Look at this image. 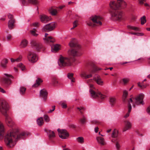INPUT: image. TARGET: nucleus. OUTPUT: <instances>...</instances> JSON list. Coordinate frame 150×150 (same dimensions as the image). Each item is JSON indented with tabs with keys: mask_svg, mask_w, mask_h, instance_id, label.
Instances as JSON below:
<instances>
[{
	"mask_svg": "<svg viewBox=\"0 0 150 150\" xmlns=\"http://www.w3.org/2000/svg\"><path fill=\"white\" fill-rule=\"evenodd\" d=\"M29 134L30 133L24 132L19 134L18 131L15 130L8 132L5 136V144L8 148L12 147L15 145L16 141L21 138H23Z\"/></svg>",
	"mask_w": 150,
	"mask_h": 150,
	"instance_id": "nucleus-1",
	"label": "nucleus"
},
{
	"mask_svg": "<svg viewBox=\"0 0 150 150\" xmlns=\"http://www.w3.org/2000/svg\"><path fill=\"white\" fill-rule=\"evenodd\" d=\"M144 95L142 93H141L136 96L135 98L131 97L128 100V110L127 113L125 115V117L127 118L129 116V113L131 111L132 106L130 103H132L133 107L135 108V104L144 105V103L143 101Z\"/></svg>",
	"mask_w": 150,
	"mask_h": 150,
	"instance_id": "nucleus-2",
	"label": "nucleus"
},
{
	"mask_svg": "<svg viewBox=\"0 0 150 150\" xmlns=\"http://www.w3.org/2000/svg\"><path fill=\"white\" fill-rule=\"evenodd\" d=\"M76 60L73 57L68 58L61 56L58 61L59 65L61 67L66 66H69L72 65V63Z\"/></svg>",
	"mask_w": 150,
	"mask_h": 150,
	"instance_id": "nucleus-3",
	"label": "nucleus"
},
{
	"mask_svg": "<svg viewBox=\"0 0 150 150\" xmlns=\"http://www.w3.org/2000/svg\"><path fill=\"white\" fill-rule=\"evenodd\" d=\"M109 4L111 8L114 10L124 8L127 6L126 3L123 0H117L116 2L111 1Z\"/></svg>",
	"mask_w": 150,
	"mask_h": 150,
	"instance_id": "nucleus-4",
	"label": "nucleus"
},
{
	"mask_svg": "<svg viewBox=\"0 0 150 150\" xmlns=\"http://www.w3.org/2000/svg\"><path fill=\"white\" fill-rule=\"evenodd\" d=\"M90 87V92L91 97L93 98H100L101 99H104L105 96L101 94V92L96 89L92 84H89Z\"/></svg>",
	"mask_w": 150,
	"mask_h": 150,
	"instance_id": "nucleus-5",
	"label": "nucleus"
},
{
	"mask_svg": "<svg viewBox=\"0 0 150 150\" xmlns=\"http://www.w3.org/2000/svg\"><path fill=\"white\" fill-rule=\"evenodd\" d=\"M8 110V103L5 100H0V112L4 115H6Z\"/></svg>",
	"mask_w": 150,
	"mask_h": 150,
	"instance_id": "nucleus-6",
	"label": "nucleus"
},
{
	"mask_svg": "<svg viewBox=\"0 0 150 150\" xmlns=\"http://www.w3.org/2000/svg\"><path fill=\"white\" fill-rule=\"evenodd\" d=\"M5 77L3 78L1 81L2 84L5 87H7L11 83V78L13 79V76L11 75L4 74Z\"/></svg>",
	"mask_w": 150,
	"mask_h": 150,
	"instance_id": "nucleus-7",
	"label": "nucleus"
},
{
	"mask_svg": "<svg viewBox=\"0 0 150 150\" xmlns=\"http://www.w3.org/2000/svg\"><path fill=\"white\" fill-rule=\"evenodd\" d=\"M111 16L114 19L118 21H121L123 19L122 12L120 11H113L111 12Z\"/></svg>",
	"mask_w": 150,
	"mask_h": 150,
	"instance_id": "nucleus-8",
	"label": "nucleus"
},
{
	"mask_svg": "<svg viewBox=\"0 0 150 150\" xmlns=\"http://www.w3.org/2000/svg\"><path fill=\"white\" fill-rule=\"evenodd\" d=\"M56 24L52 22L44 26L42 28L43 32H49L53 30L55 28Z\"/></svg>",
	"mask_w": 150,
	"mask_h": 150,
	"instance_id": "nucleus-9",
	"label": "nucleus"
},
{
	"mask_svg": "<svg viewBox=\"0 0 150 150\" xmlns=\"http://www.w3.org/2000/svg\"><path fill=\"white\" fill-rule=\"evenodd\" d=\"M28 59L29 62L32 63H34L37 61L38 57L35 53L33 52H30L28 54Z\"/></svg>",
	"mask_w": 150,
	"mask_h": 150,
	"instance_id": "nucleus-10",
	"label": "nucleus"
},
{
	"mask_svg": "<svg viewBox=\"0 0 150 150\" xmlns=\"http://www.w3.org/2000/svg\"><path fill=\"white\" fill-rule=\"evenodd\" d=\"M91 19L94 23L97 24L98 25H101V21L103 18L99 16H95L91 17Z\"/></svg>",
	"mask_w": 150,
	"mask_h": 150,
	"instance_id": "nucleus-11",
	"label": "nucleus"
},
{
	"mask_svg": "<svg viewBox=\"0 0 150 150\" xmlns=\"http://www.w3.org/2000/svg\"><path fill=\"white\" fill-rule=\"evenodd\" d=\"M57 131L59 137L62 139H66L69 136L68 133L65 129H58Z\"/></svg>",
	"mask_w": 150,
	"mask_h": 150,
	"instance_id": "nucleus-12",
	"label": "nucleus"
},
{
	"mask_svg": "<svg viewBox=\"0 0 150 150\" xmlns=\"http://www.w3.org/2000/svg\"><path fill=\"white\" fill-rule=\"evenodd\" d=\"M95 81L96 83L99 85L102 86L103 84V82L102 81L100 77L99 76H98L97 77H94L93 79H91L88 81V83L92 82L93 81Z\"/></svg>",
	"mask_w": 150,
	"mask_h": 150,
	"instance_id": "nucleus-13",
	"label": "nucleus"
},
{
	"mask_svg": "<svg viewBox=\"0 0 150 150\" xmlns=\"http://www.w3.org/2000/svg\"><path fill=\"white\" fill-rule=\"evenodd\" d=\"M48 34L47 33H45V37L43 39L44 42L46 43H53L54 42H55L54 39L52 36H48Z\"/></svg>",
	"mask_w": 150,
	"mask_h": 150,
	"instance_id": "nucleus-14",
	"label": "nucleus"
},
{
	"mask_svg": "<svg viewBox=\"0 0 150 150\" xmlns=\"http://www.w3.org/2000/svg\"><path fill=\"white\" fill-rule=\"evenodd\" d=\"M31 45L34 47H35L36 49L38 51L40 50H43V46L41 44L39 43L35 40H33L31 42Z\"/></svg>",
	"mask_w": 150,
	"mask_h": 150,
	"instance_id": "nucleus-15",
	"label": "nucleus"
},
{
	"mask_svg": "<svg viewBox=\"0 0 150 150\" xmlns=\"http://www.w3.org/2000/svg\"><path fill=\"white\" fill-rule=\"evenodd\" d=\"M132 124L129 120H126L124 122V127L123 129V132H124L130 129L132 127Z\"/></svg>",
	"mask_w": 150,
	"mask_h": 150,
	"instance_id": "nucleus-16",
	"label": "nucleus"
},
{
	"mask_svg": "<svg viewBox=\"0 0 150 150\" xmlns=\"http://www.w3.org/2000/svg\"><path fill=\"white\" fill-rule=\"evenodd\" d=\"M4 116L6 117V122L8 126L10 127H12L14 125V123L10 117L8 116L7 114Z\"/></svg>",
	"mask_w": 150,
	"mask_h": 150,
	"instance_id": "nucleus-17",
	"label": "nucleus"
},
{
	"mask_svg": "<svg viewBox=\"0 0 150 150\" xmlns=\"http://www.w3.org/2000/svg\"><path fill=\"white\" fill-rule=\"evenodd\" d=\"M40 18L41 22L44 23H47L50 20V17L44 14L40 15Z\"/></svg>",
	"mask_w": 150,
	"mask_h": 150,
	"instance_id": "nucleus-18",
	"label": "nucleus"
},
{
	"mask_svg": "<svg viewBox=\"0 0 150 150\" xmlns=\"http://www.w3.org/2000/svg\"><path fill=\"white\" fill-rule=\"evenodd\" d=\"M47 91L44 89L41 90L40 92V96L45 101L47 99Z\"/></svg>",
	"mask_w": 150,
	"mask_h": 150,
	"instance_id": "nucleus-19",
	"label": "nucleus"
},
{
	"mask_svg": "<svg viewBox=\"0 0 150 150\" xmlns=\"http://www.w3.org/2000/svg\"><path fill=\"white\" fill-rule=\"evenodd\" d=\"M90 73L89 74H88L87 72H83L81 74V76L86 79L91 78L93 76V75L91 74V72H92L91 71H90Z\"/></svg>",
	"mask_w": 150,
	"mask_h": 150,
	"instance_id": "nucleus-20",
	"label": "nucleus"
},
{
	"mask_svg": "<svg viewBox=\"0 0 150 150\" xmlns=\"http://www.w3.org/2000/svg\"><path fill=\"white\" fill-rule=\"evenodd\" d=\"M4 126L0 122V139H1L4 137Z\"/></svg>",
	"mask_w": 150,
	"mask_h": 150,
	"instance_id": "nucleus-21",
	"label": "nucleus"
},
{
	"mask_svg": "<svg viewBox=\"0 0 150 150\" xmlns=\"http://www.w3.org/2000/svg\"><path fill=\"white\" fill-rule=\"evenodd\" d=\"M77 51L74 49H71L69 50L68 54L70 56L73 57L77 55Z\"/></svg>",
	"mask_w": 150,
	"mask_h": 150,
	"instance_id": "nucleus-22",
	"label": "nucleus"
},
{
	"mask_svg": "<svg viewBox=\"0 0 150 150\" xmlns=\"http://www.w3.org/2000/svg\"><path fill=\"white\" fill-rule=\"evenodd\" d=\"M45 132L47 133L50 138H52L55 137V134L53 131L50 130H45Z\"/></svg>",
	"mask_w": 150,
	"mask_h": 150,
	"instance_id": "nucleus-23",
	"label": "nucleus"
},
{
	"mask_svg": "<svg viewBox=\"0 0 150 150\" xmlns=\"http://www.w3.org/2000/svg\"><path fill=\"white\" fill-rule=\"evenodd\" d=\"M28 44V41L25 39H24L21 41L20 46L21 48H25L26 47Z\"/></svg>",
	"mask_w": 150,
	"mask_h": 150,
	"instance_id": "nucleus-24",
	"label": "nucleus"
},
{
	"mask_svg": "<svg viewBox=\"0 0 150 150\" xmlns=\"http://www.w3.org/2000/svg\"><path fill=\"white\" fill-rule=\"evenodd\" d=\"M60 49V45L57 44L51 47V50L52 52L57 51Z\"/></svg>",
	"mask_w": 150,
	"mask_h": 150,
	"instance_id": "nucleus-25",
	"label": "nucleus"
},
{
	"mask_svg": "<svg viewBox=\"0 0 150 150\" xmlns=\"http://www.w3.org/2000/svg\"><path fill=\"white\" fill-rule=\"evenodd\" d=\"M14 19L10 20L8 22V28L10 29H12L14 27Z\"/></svg>",
	"mask_w": 150,
	"mask_h": 150,
	"instance_id": "nucleus-26",
	"label": "nucleus"
},
{
	"mask_svg": "<svg viewBox=\"0 0 150 150\" xmlns=\"http://www.w3.org/2000/svg\"><path fill=\"white\" fill-rule=\"evenodd\" d=\"M69 45L70 47L75 48H79V45L73 41H71L70 42Z\"/></svg>",
	"mask_w": 150,
	"mask_h": 150,
	"instance_id": "nucleus-27",
	"label": "nucleus"
},
{
	"mask_svg": "<svg viewBox=\"0 0 150 150\" xmlns=\"http://www.w3.org/2000/svg\"><path fill=\"white\" fill-rule=\"evenodd\" d=\"M8 62V60L6 59H3L1 62V66L2 67L4 68L6 67V64Z\"/></svg>",
	"mask_w": 150,
	"mask_h": 150,
	"instance_id": "nucleus-28",
	"label": "nucleus"
},
{
	"mask_svg": "<svg viewBox=\"0 0 150 150\" xmlns=\"http://www.w3.org/2000/svg\"><path fill=\"white\" fill-rule=\"evenodd\" d=\"M97 140L98 142L101 145H103L105 144L103 138L101 137H98L97 138Z\"/></svg>",
	"mask_w": 150,
	"mask_h": 150,
	"instance_id": "nucleus-29",
	"label": "nucleus"
},
{
	"mask_svg": "<svg viewBox=\"0 0 150 150\" xmlns=\"http://www.w3.org/2000/svg\"><path fill=\"white\" fill-rule=\"evenodd\" d=\"M116 102V99L115 97H111L110 98L109 102L110 104L113 105H114Z\"/></svg>",
	"mask_w": 150,
	"mask_h": 150,
	"instance_id": "nucleus-30",
	"label": "nucleus"
},
{
	"mask_svg": "<svg viewBox=\"0 0 150 150\" xmlns=\"http://www.w3.org/2000/svg\"><path fill=\"white\" fill-rule=\"evenodd\" d=\"M37 124L39 126L42 125L44 123L43 118L42 117L39 118L37 120Z\"/></svg>",
	"mask_w": 150,
	"mask_h": 150,
	"instance_id": "nucleus-31",
	"label": "nucleus"
},
{
	"mask_svg": "<svg viewBox=\"0 0 150 150\" xmlns=\"http://www.w3.org/2000/svg\"><path fill=\"white\" fill-rule=\"evenodd\" d=\"M73 73H69L68 74V77L70 79L72 82H74L75 79L73 77Z\"/></svg>",
	"mask_w": 150,
	"mask_h": 150,
	"instance_id": "nucleus-32",
	"label": "nucleus"
},
{
	"mask_svg": "<svg viewBox=\"0 0 150 150\" xmlns=\"http://www.w3.org/2000/svg\"><path fill=\"white\" fill-rule=\"evenodd\" d=\"M42 81L41 79L38 78L36 80V83L34 84L33 86L34 87H36L40 85L41 83L42 82Z\"/></svg>",
	"mask_w": 150,
	"mask_h": 150,
	"instance_id": "nucleus-33",
	"label": "nucleus"
},
{
	"mask_svg": "<svg viewBox=\"0 0 150 150\" xmlns=\"http://www.w3.org/2000/svg\"><path fill=\"white\" fill-rule=\"evenodd\" d=\"M26 90V88L23 86H21L20 88V93L21 95L24 94L25 91Z\"/></svg>",
	"mask_w": 150,
	"mask_h": 150,
	"instance_id": "nucleus-34",
	"label": "nucleus"
},
{
	"mask_svg": "<svg viewBox=\"0 0 150 150\" xmlns=\"http://www.w3.org/2000/svg\"><path fill=\"white\" fill-rule=\"evenodd\" d=\"M138 85L139 87L142 89L145 88L148 86L147 84H144L143 82H142L141 83L140 82L138 83Z\"/></svg>",
	"mask_w": 150,
	"mask_h": 150,
	"instance_id": "nucleus-35",
	"label": "nucleus"
},
{
	"mask_svg": "<svg viewBox=\"0 0 150 150\" xmlns=\"http://www.w3.org/2000/svg\"><path fill=\"white\" fill-rule=\"evenodd\" d=\"M77 141L80 143L82 144L84 142V138L83 137H80L76 138Z\"/></svg>",
	"mask_w": 150,
	"mask_h": 150,
	"instance_id": "nucleus-36",
	"label": "nucleus"
},
{
	"mask_svg": "<svg viewBox=\"0 0 150 150\" xmlns=\"http://www.w3.org/2000/svg\"><path fill=\"white\" fill-rule=\"evenodd\" d=\"M128 93L125 90L123 91V100L124 102H125L126 101V99L127 95H128Z\"/></svg>",
	"mask_w": 150,
	"mask_h": 150,
	"instance_id": "nucleus-37",
	"label": "nucleus"
},
{
	"mask_svg": "<svg viewBox=\"0 0 150 150\" xmlns=\"http://www.w3.org/2000/svg\"><path fill=\"white\" fill-rule=\"evenodd\" d=\"M127 27L129 28L134 30L138 31L139 29V28L138 27L129 25L127 26Z\"/></svg>",
	"mask_w": 150,
	"mask_h": 150,
	"instance_id": "nucleus-38",
	"label": "nucleus"
},
{
	"mask_svg": "<svg viewBox=\"0 0 150 150\" xmlns=\"http://www.w3.org/2000/svg\"><path fill=\"white\" fill-rule=\"evenodd\" d=\"M21 2L24 6L27 5L29 3L28 2V1H26V0H21Z\"/></svg>",
	"mask_w": 150,
	"mask_h": 150,
	"instance_id": "nucleus-39",
	"label": "nucleus"
},
{
	"mask_svg": "<svg viewBox=\"0 0 150 150\" xmlns=\"http://www.w3.org/2000/svg\"><path fill=\"white\" fill-rule=\"evenodd\" d=\"M141 24L142 25L144 24L146 22V17L143 16L141 18Z\"/></svg>",
	"mask_w": 150,
	"mask_h": 150,
	"instance_id": "nucleus-40",
	"label": "nucleus"
},
{
	"mask_svg": "<svg viewBox=\"0 0 150 150\" xmlns=\"http://www.w3.org/2000/svg\"><path fill=\"white\" fill-rule=\"evenodd\" d=\"M93 70L91 71L92 72L100 70L102 69L101 68H98L97 66L94 65L93 66Z\"/></svg>",
	"mask_w": 150,
	"mask_h": 150,
	"instance_id": "nucleus-41",
	"label": "nucleus"
},
{
	"mask_svg": "<svg viewBox=\"0 0 150 150\" xmlns=\"http://www.w3.org/2000/svg\"><path fill=\"white\" fill-rule=\"evenodd\" d=\"M28 2L29 3L33 4H36L38 3V0H28Z\"/></svg>",
	"mask_w": 150,
	"mask_h": 150,
	"instance_id": "nucleus-42",
	"label": "nucleus"
},
{
	"mask_svg": "<svg viewBox=\"0 0 150 150\" xmlns=\"http://www.w3.org/2000/svg\"><path fill=\"white\" fill-rule=\"evenodd\" d=\"M82 118H81L80 120V122L81 124H83L86 122V117L83 115H82Z\"/></svg>",
	"mask_w": 150,
	"mask_h": 150,
	"instance_id": "nucleus-43",
	"label": "nucleus"
},
{
	"mask_svg": "<svg viewBox=\"0 0 150 150\" xmlns=\"http://www.w3.org/2000/svg\"><path fill=\"white\" fill-rule=\"evenodd\" d=\"M18 67L20 68L22 71L24 70L25 69V66L22 63L18 64Z\"/></svg>",
	"mask_w": 150,
	"mask_h": 150,
	"instance_id": "nucleus-44",
	"label": "nucleus"
},
{
	"mask_svg": "<svg viewBox=\"0 0 150 150\" xmlns=\"http://www.w3.org/2000/svg\"><path fill=\"white\" fill-rule=\"evenodd\" d=\"M118 134L117 131V130H114L112 133V136L113 137H116L117 136Z\"/></svg>",
	"mask_w": 150,
	"mask_h": 150,
	"instance_id": "nucleus-45",
	"label": "nucleus"
},
{
	"mask_svg": "<svg viewBox=\"0 0 150 150\" xmlns=\"http://www.w3.org/2000/svg\"><path fill=\"white\" fill-rule=\"evenodd\" d=\"M57 11L56 9H53L51 12V14L52 15H55L57 14Z\"/></svg>",
	"mask_w": 150,
	"mask_h": 150,
	"instance_id": "nucleus-46",
	"label": "nucleus"
},
{
	"mask_svg": "<svg viewBox=\"0 0 150 150\" xmlns=\"http://www.w3.org/2000/svg\"><path fill=\"white\" fill-rule=\"evenodd\" d=\"M44 119L45 121L47 122H48L50 121V118L48 115H44Z\"/></svg>",
	"mask_w": 150,
	"mask_h": 150,
	"instance_id": "nucleus-47",
	"label": "nucleus"
},
{
	"mask_svg": "<svg viewBox=\"0 0 150 150\" xmlns=\"http://www.w3.org/2000/svg\"><path fill=\"white\" fill-rule=\"evenodd\" d=\"M55 105L52 106V109H50L46 113H50L53 111L55 109Z\"/></svg>",
	"mask_w": 150,
	"mask_h": 150,
	"instance_id": "nucleus-48",
	"label": "nucleus"
},
{
	"mask_svg": "<svg viewBox=\"0 0 150 150\" xmlns=\"http://www.w3.org/2000/svg\"><path fill=\"white\" fill-rule=\"evenodd\" d=\"M36 30H32L30 31V33L31 34L33 35L34 36H36L38 35V34H37L36 32L35 31Z\"/></svg>",
	"mask_w": 150,
	"mask_h": 150,
	"instance_id": "nucleus-49",
	"label": "nucleus"
},
{
	"mask_svg": "<svg viewBox=\"0 0 150 150\" xmlns=\"http://www.w3.org/2000/svg\"><path fill=\"white\" fill-rule=\"evenodd\" d=\"M78 21H75L73 23V28H71V29L74 28L76 27L78 25Z\"/></svg>",
	"mask_w": 150,
	"mask_h": 150,
	"instance_id": "nucleus-50",
	"label": "nucleus"
},
{
	"mask_svg": "<svg viewBox=\"0 0 150 150\" xmlns=\"http://www.w3.org/2000/svg\"><path fill=\"white\" fill-rule=\"evenodd\" d=\"M33 25L34 27H38L40 25V23L38 22H35L33 23Z\"/></svg>",
	"mask_w": 150,
	"mask_h": 150,
	"instance_id": "nucleus-51",
	"label": "nucleus"
},
{
	"mask_svg": "<svg viewBox=\"0 0 150 150\" xmlns=\"http://www.w3.org/2000/svg\"><path fill=\"white\" fill-rule=\"evenodd\" d=\"M115 145L117 149L119 150L120 149V146L118 142H116L115 144Z\"/></svg>",
	"mask_w": 150,
	"mask_h": 150,
	"instance_id": "nucleus-52",
	"label": "nucleus"
},
{
	"mask_svg": "<svg viewBox=\"0 0 150 150\" xmlns=\"http://www.w3.org/2000/svg\"><path fill=\"white\" fill-rule=\"evenodd\" d=\"M131 34L132 35H136L138 36H142L144 35V34L142 33H131Z\"/></svg>",
	"mask_w": 150,
	"mask_h": 150,
	"instance_id": "nucleus-53",
	"label": "nucleus"
},
{
	"mask_svg": "<svg viewBox=\"0 0 150 150\" xmlns=\"http://www.w3.org/2000/svg\"><path fill=\"white\" fill-rule=\"evenodd\" d=\"M22 57L21 56H20L18 58L16 59V62H19L21 61L22 58Z\"/></svg>",
	"mask_w": 150,
	"mask_h": 150,
	"instance_id": "nucleus-54",
	"label": "nucleus"
},
{
	"mask_svg": "<svg viewBox=\"0 0 150 150\" xmlns=\"http://www.w3.org/2000/svg\"><path fill=\"white\" fill-rule=\"evenodd\" d=\"M62 107L63 108H66L67 107V105L65 103H62Z\"/></svg>",
	"mask_w": 150,
	"mask_h": 150,
	"instance_id": "nucleus-55",
	"label": "nucleus"
},
{
	"mask_svg": "<svg viewBox=\"0 0 150 150\" xmlns=\"http://www.w3.org/2000/svg\"><path fill=\"white\" fill-rule=\"evenodd\" d=\"M122 81L124 83V84H126L129 82V80L128 79H123Z\"/></svg>",
	"mask_w": 150,
	"mask_h": 150,
	"instance_id": "nucleus-56",
	"label": "nucleus"
},
{
	"mask_svg": "<svg viewBox=\"0 0 150 150\" xmlns=\"http://www.w3.org/2000/svg\"><path fill=\"white\" fill-rule=\"evenodd\" d=\"M77 109H78L80 111L81 110L84 111L85 110V108L83 107H78Z\"/></svg>",
	"mask_w": 150,
	"mask_h": 150,
	"instance_id": "nucleus-57",
	"label": "nucleus"
},
{
	"mask_svg": "<svg viewBox=\"0 0 150 150\" xmlns=\"http://www.w3.org/2000/svg\"><path fill=\"white\" fill-rule=\"evenodd\" d=\"M8 18L10 19V20L13 19V16L12 14H10V13H9L8 15Z\"/></svg>",
	"mask_w": 150,
	"mask_h": 150,
	"instance_id": "nucleus-58",
	"label": "nucleus"
},
{
	"mask_svg": "<svg viewBox=\"0 0 150 150\" xmlns=\"http://www.w3.org/2000/svg\"><path fill=\"white\" fill-rule=\"evenodd\" d=\"M52 82L54 84H56L58 83V81L56 79H54L52 80Z\"/></svg>",
	"mask_w": 150,
	"mask_h": 150,
	"instance_id": "nucleus-59",
	"label": "nucleus"
},
{
	"mask_svg": "<svg viewBox=\"0 0 150 150\" xmlns=\"http://www.w3.org/2000/svg\"><path fill=\"white\" fill-rule=\"evenodd\" d=\"M147 112L150 115V105L147 108Z\"/></svg>",
	"mask_w": 150,
	"mask_h": 150,
	"instance_id": "nucleus-60",
	"label": "nucleus"
},
{
	"mask_svg": "<svg viewBox=\"0 0 150 150\" xmlns=\"http://www.w3.org/2000/svg\"><path fill=\"white\" fill-rule=\"evenodd\" d=\"M11 38V36L10 35H8L7 37V39L8 40H10Z\"/></svg>",
	"mask_w": 150,
	"mask_h": 150,
	"instance_id": "nucleus-61",
	"label": "nucleus"
},
{
	"mask_svg": "<svg viewBox=\"0 0 150 150\" xmlns=\"http://www.w3.org/2000/svg\"><path fill=\"white\" fill-rule=\"evenodd\" d=\"M88 25L90 26H94V25L91 22H89L87 23Z\"/></svg>",
	"mask_w": 150,
	"mask_h": 150,
	"instance_id": "nucleus-62",
	"label": "nucleus"
},
{
	"mask_svg": "<svg viewBox=\"0 0 150 150\" xmlns=\"http://www.w3.org/2000/svg\"><path fill=\"white\" fill-rule=\"evenodd\" d=\"M146 0H139V2L140 4H143L144 2L146 1Z\"/></svg>",
	"mask_w": 150,
	"mask_h": 150,
	"instance_id": "nucleus-63",
	"label": "nucleus"
},
{
	"mask_svg": "<svg viewBox=\"0 0 150 150\" xmlns=\"http://www.w3.org/2000/svg\"><path fill=\"white\" fill-rule=\"evenodd\" d=\"M98 127H95L94 129L95 132L96 133H97L98 132Z\"/></svg>",
	"mask_w": 150,
	"mask_h": 150,
	"instance_id": "nucleus-64",
	"label": "nucleus"
}]
</instances>
